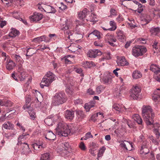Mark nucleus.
<instances>
[{"label": "nucleus", "mask_w": 160, "mask_h": 160, "mask_svg": "<svg viewBox=\"0 0 160 160\" xmlns=\"http://www.w3.org/2000/svg\"><path fill=\"white\" fill-rule=\"evenodd\" d=\"M142 115L147 125H151L153 122L154 114L150 106L144 105L142 108Z\"/></svg>", "instance_id": "obj_1"}, {"label": "nucleus", "mask_w": 160, "mask_h": 160, "mask_svg": "<svg viewBox=\"0 0 160 160\" xmlns=\"http://www.w3.org/2000/svg\"><path fill=\"white\" fill-rule=\"evenodd\" d=\"M55 129L56 134L65 137L67 136L71 132L68 125L63 122H59Z\"/></svg>", "instance_id": "obj_2"}, {"label": "nucleus", "mask_w": 160, "mask_h": 160, "mask_svg": "<svg viewBox=\"0 0 160 160\" xmlns=\"http://www.w3.org/2000/svg\"><path fill=\"white\" fill-rule=\"evenodd\" d=\"M67 100L65 94L63 92H58L54 97L53 104L55 106L58 105L65 102Z\"/></svg>", "instance_id": "obj_3"}, {"label": "nucleus", "mask_w": 160, "mask_h": 160, "mask_svg": "<svg viewBox=\"0 0 160 160\" xmlns=\"http://www.w3.org/2000/svg\"><path fill=\"white\" fill-rule=\"evenodd\" d=\"M147 51V49L145 47L140 46L134 47L132 48V54L135 57H137L142 55Z\"/></svg>", "instance_id": "obj_4"}, {"label": "nucleus", "mask_w": 160, "mask_h": 160, "mask_svg": "<svg viewBox=\"0 0 160 160\" xmlns=\"http://www.w3.org/2000/svg\"><path fill=\"white\" fill-rule=\"evenodd\" d=\"M55 79V75L52 72L49 71L43 78V81L45 82L46 85H50Z\"/></svg>", "instance_id": "obj_5"}, {"label": "nucleus", "mask_w": 160, "mask_h": 160, "mask_svg": "<svg viewBox=\"0 0 160 160\" xmlns=\"http://www.w3.org/2000/svg\"><path fill=\"white\" fill-rule=\"evenodd\" d=\"M141 89L138 86H135L132 88L130 92V96L133 100H137L140 95Z\"/></svg>", "instance_id": "obj_6"}, {"label": "nucleus", "mask_w": 160, "mask_h": 160, "mask_svg": "<svg viewBox=\"0 0 160 160\" xmlns=\"http://www.w3.org/2000/svg\"><path fill=\"white\" fill-rule=\"evenodd\" d=\"M112 73L106 72L105 73L102 77L101 78L100 80L101 82L105 84L111 83L112 81Z\"/></svg>", "instance_id": "obj_7"}, {"label": "nucleus", "mask_w": 160, "mask_h": 160, "mask_svg": "<svg viewBox=\"0 0 160 160\" xmlns=\"http://www.w3.org/2000/svg\"><path fill=\"white\" fill-rule=\"evenodd\" d=\"M105 40L106 42H108L111 46L114 47L116 46L113 42H116V39L113 35L109 34H107L105 37Z\"/></svg>", "instance_id": "obj_8"}, {"label": "nucleus", "mask_w": 160, "mask_h": 160, "mask_svg": "<svg viewBox=\"0 0 160 160\" xmlns=\"http://www.w3.org/2000/svg\"><path fill=\"white\" fill-rule=\"evenodd\" d=\"M102 54L101 52L98 49H94L89 50L87 53L88 57L91 58H95L97 56Z\"/></svg>", "instance_id": "obj_9"}, {"label": "nucleus", "mask_w": 160, "mask_h": 160, "mask_svg": "<svg viewBox=\"0 0 160 160\" xmlns=\"http://www.w3.org/2000/svg\"><path fill=\"white\" fill-rule=\"evenodd\" d=\"M42 18V15L39 13L34 12L33 15L29 17L31 22H37L41 20Z\"/></svg>", "instance_id": "obj_10"}, {"label": "nucleus", "mask_w": 160, "mask_h": 160, "mask_svg": "<svg viewBox=\"0 0 160 160\" xmlns=\"http://www.w3.org/2000/svg\"><path fill=\"white\" fill-rule=\"evenodd\" d=\"M32 146L34 150L37 151V152H39V150L42 149L44 148V147L43 145L42 142L41 141H38L32 144Z\"/></svg>", "instance_id": "obj_11"}, {"label": "nucleus", "mask_w": 160, "mask_h": 160, "mask_svg": "<svg viewBox=\"0 0 160 160\" xmlns=\"http://www.w3.org/2000/svg\"><path fill=\"white\" fill-rule=\"evenodd\" d=\"M22 148L23 152L25 154H28L31 152V150H30L28 145L25 142H21L20 145Z\"/></svg>", "instance_id": "obj_12"}, {"label": "nucleus", "mask_w": 160, "mask_h": 160, "mask_svg": "<svg viewBox=\"0 0 160 160\" xmlns=\"http://www.w3.org/2000/svg\"><path fill=\"white\" fill-rule=\"evenodd\" d=\"M117 63L118 66H124L128 65V63L126 61L124 57H120L118 58Z\"/></svg>", "instance_id": "obj_13"}, {"label": "nucleus", "mask_w": 160, "mask_h": 160, "mask_svg": "<svg viewBox=\"0 0 160 160\" xmlns=\"http://www.w3.org/2000/svg\"><path fill=\"white\" fill-rule=\"evenodd\" d=\"M124 141L126 142V143L125 144L124 142L122 141V142L120 144V147L124 148L127 150L131 151L132 148V144L126 141Z\"/></svg>", "instance_id": "obj_14"}, {"label": "nucleus", "mask_w": 160, "mask_h": 160, "mask_svg": "<svg viewBox=\"0 0 160 160\" xmlns=\"http://www.w3.org/2000/svg\"><path fill=\"white\" fill-rule=\"evenodd\" d=\"M116 33L117 35V38L120 41L122 42L125 39V36L123 32L120 29L117 30Z\"/></svg>", "instance_id": "obj_15"}, {"label": "nucleus", "mask_w": 160, "mask_h": 160, "mask_svg": "<svg viewBox=\"0 0 160 160\" xmlns=\"http://www.w3.org/2000/svg\"><path fill=\"white\" fill-rule=\"evenodd\" d=\"M113 108L117 111L118 113L122 112L125 108V106L122 104H114L113 106Z\"/></svg>", "instance_id": "obj_16"}, {"label": "nucleus", "mask_w": 160, "mask_h": 160, "mask_svg": "<svg viewBox=\"0 0 160 160\" xmlns=\"http://www.w3.org/2000/svg\"><path fill=\"white\" fill-rule=\"evenodd\" d=\"M152 99L155 102L159 101L160 100V89H157L154 91Z\"/></svg>", "instance_id": "obj_17"}, {"label": "nucleus", "mask_w": 160, "mask_h": 160, "mask_svg": "<svg viewBox=\"0 0 160 160\" xmlns=\"http://www.w3.org/2000/svg\"><path fill=\"white\" fill-rule=\"evenodd\" d=\"M154 129L153 130V132L156 135V138L158 139L160 136V126L158 123H156L154 125Z\"/></svg>", "instance_id": "obj_18"}, {"label": "nucleus", "mask_w": 160, "mask_h": 160, "mask_svg": "<svg viewBox=\"0 0 160 160\" xmlns=\"http://www.w3.org/2000/svg\"><path fill=\"white\" fill-rule=\"evenodd\" d=\"M74 112L73 111L67 110L65 112V118L70 120H72L74 117Z\"/></svg>", "instance_id": "obj_19"}, {"label": "nucleus", "mask_w": 160, "mask_h": 160, "mask_svg": "<svg viewBox=\"0 0 160 160\" xmlns=\"http://www.w3.org/2000/svg\"><path fill=\"white\" fill-rule=\"evenodd\" d=\"M150 70L154 72V74L160 72V68L156 64H152L150 67Z\"/></svg>", "instance_id": "obj_20"}, {"label": "nucleus", "mask_w": 160, "mask_h": 160, "mask_svg": "<svg viewBox=\"0 0 160 160\" xmlns=\"http://www.w3.org/2000/svg\"><path fill=\"white\" fill-rule=\"evenodd\" d=\"M82 66L84 68H87L94 67L95 66V64L92 61H86L82 62Z\"/></svg>", "instance_id": "obj_21"}, {"label": "nucleus", "mask_w": 160, "mask_h": 160, "mask_svg": "<svg viewBox=\"0 0 160 160\" xmlns=\"http://www.w3.org/2000/svg\"><path fill=\"white\" fill-rule=\"evenodd\" d=\"M12 58L18 64H22L23 62V60L20 56L13 54L12 55Z\"/></svg>", "instance_id": "obj_22"}, {"label": "nucleus", "mask_w": 160, "mask_h": 160, "mask_svg": "<svg viewBox=\"0 0 160 160\" xmlns=\"http://www.w3.org/2000/svg\"><path fill=\"white\" fill-rule=\"evenodd\" d=\"M89 12L88 10L85 8L82 11L80 12L78 14V17L81 20H83L86 17Z\"/></svg>", "instance_id": "obj_23"}, {"label": "nucleus", "mask_w": 160, "mask_h": 160, "mask_svg": "<svg viewBox=\"0 0 160 160\" xmlns=\"http://www.w3.org/2000/svg\"><path fill=\"white\" fill-rule=\"evenodd\" d=\"M56 136L52 132L48 131L46 133L45 138L49 140H54Z\"/></svg>", "instance_id": "obj_24"}, {"label": "nucleus", "mask_w": 160, "mask_h": 160, "mask_svg": "<svg viewBox=\"0 0 160 160\" xmlns=\"http://www.w3.org/2000/svg\"><path fill=\"white\" fill-rule=\"evenodd\" d=\"M28 135V134H25L23 133L22 135L19 136L18 139V142L17 144L19 145L21 142H24V141L28 138L27 136Z\"/></svg>", "instance_id": "obj_25"}, {"label": "nucleus", "mask_w": 160, "mask_h": 160, "mask_svg": "<svg viewBox=\"0 0 160 160\" xmlns=\"http://www.w3.org/2000/svg\"><path fill=\"white\" fill-rule=\"evenodd\" d=\"M31 101V97L28 96L26 99L25 104L23 106V108L24 109H31L32 107L30 106L29 103Z\"/></svg>", "instance_id": "obj_26"}, {"label": "nucleus", "mask_w": 160, "mask_h": 160, "mask_svg": "<svg viewBox=\"0 0 160 160\" xmlns=\"http://www.w3.org/2000/svg\"><path fill=\"white\" fill-rule=\"evenodd\" d=\"M33 93V95L38 102H40V100H41L43 98L42 95L37 90H35Z\"/></svg>", "instance_id": "obj_27"}, {"label": "nucleus", "mask_w": 160, "mask_h": 160, "mask_svg": "<svg viewBox=\"0 0 160 160\" xmlns=\"http://www.w3.org/2000/svg\"><path fill=\"white\" fill-rule=\"evenodd\" d=\"M2 127L7 129H12L14 127V125L9 121L4 123L2 125Z\"/></svg>", "instance_id": "obj_28"}, {"label": "nucleus", "mask_w": 160, "mask_h": 160, "mask_svg": "<svg viewBox=\"0 0 160 160\" xmlns=\"http://www.w3.org/2000/svg\"><path fill=\"white\" fill-rule=\"evenodd\" d=\"M16 66V64L12 60H9L6 65V68L8 70L13 69Z\"/></svg>", "instance_id": "obj_29"}, {"label": "nucleus", "mask_w": 160, "mask_h": 160, "mask_svg": "<svg viewBox=\"0 0 160 160\" xmlns=\"http://www.w3.org/2000/svg\"><path fill=\"white\" fill-rule=\"evenodd\" d=\"M132 76L133 79H137L141 78L142 77V74L139 71L135 70L133 72Z\"/></svg>", "instance_id": "obj_30"}, {"label": "nucleus", "mask_w": 160, "mask_h": 160, "mask_svg": "<svg viewBox=\"0 0 160 160\" xmlns=\"http://www.w3.org/2000/svg\"><path fill=\"white\" fill-rule=\"evenodd\" d=\"M149 152V150L148 147H141L139 151L140 154L142 156H144L148 154Z\"/></svg>", "instance_id": "obj_31"}, {"label": "nucleus", "mask_w": 160, "mask_h": 160, "mask_svg": "<svg viewBox=\"0 0 160 160\" xmlns=\"http://www.w3.org/2000/svg\"><path fill=\"white\" fill-rule=\"evenodd\" d=\"M19 34V31L15 28H12L9 34V36L11 37H15Z\"/></svg>", "instance_id": "obj_32"}, {"label": "nucleus", "mask_w": 160, "mask_h": 160, "mask_svg": "<svg viewBox=\"0 0 160 160\" xmlns=\"http://www.w3.org/2000/svg\"><path fill=\"white\" fill-rule=\"evenodd\" d=\"M94 105L95 103L93 102H89L86 103L84 106V108L86 112H88L89 111L90 108L94 106Z\"/></svg>", "instance_id": "obj_33"}, {"label": "nucleus", "mask_w": 160, "mask_h": 160, "mask_svg": "<svg viewBox=\"0 0 160 160\" xmlns=\"http://www.w3.org/2000/svg\"><path fill=\"white\" fill-rule=\"evenodd\" d=\"M12 102L10 101H5V100L0 99V105L2 106H6L7 107H11L12 106Z\"/></svg>", "instance_id": "obj_34"}, {"label": "nucleus", "mask_w": 160, "mask_h": 160, "mask_svg": "<svg viewBox=\"0 0 160 160\" xmlns=\"http://www.w3.org/2000/svg\"><path fill=\"white\" fill-rule=\"evenodd\" d=\"M132 118L138 124L142 123V120L139 115L138 114H135L133 115Z\"/></svg>", "instance_id": "obj_35"}, {"label": "nucleus", "mask_w": 160, "mask_h": 160, "mask_svg": "<svg viewBox=\"0 0 160 160\" xmlns=\"http://www.w3.org/2000/svg\"><path fill=\"white\" fill-rule=\"evenodd\" d=\"M50 154L49 152H46L42 154L40 157V160H50Z\"/></svg>", "instance_id": "obj_36"}, {"label": "nucleus", "mask_w": 160, "mask_h": 160, "mask_svg": "<svg viewBox=\"0 0 160 160\" xmlns=\"http://www.w3.org/2000/svg\"><path fill=\"white\" fill-rule=\"evenodd\" d=\"M28 109V112L30 116V118L32 120H34L36 117L35 112L33 110H32V108L31 109Z\"/></svg>", "instance_id": "obj_37"}, {"label": "nucleus", "mask_w": 160, "mask_h": 160, "mask_svg": "<svg viewBox=\"0 0 160 160\" xmlns=\"http://www.w3.org/2000/svg\"><path fill=\"white\" fill-rule=\"evenodd\" d=\"M109 24L111 28H108V29L110 31H114L117 28V25L116 23L114 21H110Z\"/></svg>", "instance_id": "obj_38"}, {"label": "nucleus", "mask_w": 160, "mask_h": 160, "mask_svg": "<svg viewBox=\"0 0 160 160\" xmlns=\"http://www.w3.org/2000/svg\"><path fill=\"white\" fill-rule=\"evenodd\" d=\"M76 115L77 117L80 119L84 118L85 117V115L84 113L80 110L76 111Z\"/></svg>", "instance_id": "obj_39"}, {"label": "nucleus", "mask_w": 160, "mask_h": 160, "mask_svg": "<svg viewBox=\"0 0 160 160\" xmlns=\"http://www.w3.org/2000/svg\"><path fill=\"white\" fill-rule=\"evenodd\" d=\"M45 36H41L34 38L33 41L34 42H40L42 41H45Z\"/></svg>", "instance_id": "obj_40"}, {"label": "nucleus", "mask_w": 160, "mask_h": 160, "mask_svg": "<svg viewBox=\"0 0 160 160\" xmlns=\"http://www.w3.org/2000/svg\"><path fill=\"white\" fill-rule=\"evenodd\" d=\"M44 122L48 126L52 125L53 124L52 119L51 118H46L44 120Z\"/></svg>", "instance_id": "obj_41"}, {"label": "nucleus", "mask_w": 160, "mask_h": 160, "mask_svg": "<svg viewBox=\"0 0 160 160\" xmlns=\"http://www.w3.org/2000/svg\"><path fill=\"white\" fill-rule=\"evenodd\" d=\"M96 16L95 14L92 13L89 16V18L86 19V20L87 21H89L91 22H93L95 20V19L96 18Z\"/></svg>", "instance_id": "obj_42"}, {"label": "nucleus", "mask_w": 160, "mask_h": 160, "mask_svg": "<svg viewBox=\"0 0 160 160\" xmlns=\"http://www.w3.org/2000/svg\"><path fill=\"white\" fill-rule=\"evenodd\" d=\"M104 88H105L102 85H100L97 87L96 88V92L97 94H100Z\"/></svg>", "instance_id": "obj_43"}, {"label": "nucleus", "mask_w": 160, "mask_h": 160, "mask_svg": "<svg viewBox=\"0 0 160 160\" xmlns=\"http://www.w3.org/2000/svg\"><path fill=\"white\" fill-rule=\"evenodd\" d=\"M149 138L154 144L157 145H158L159 143L158 142V139H157V138L155 139L152 136L149 137Z\"/></svg>", "instance_id": "obj_44"}, {"label": "nucleus", "mask_w": 160, "mask_h": 160, "mask_svg": "<svg viewBox=\"0 0 160 160\" xmlns=\"http://www.w3.org/2000/svg\"><path fill=\"white\" fill-rule=\"evenodd\" d=\"M159 32V28H152L150 30V32L154 34H156Z\"/></svg>", "instance_id": "obj_45"}, {"label": "nucleus", "mask_w": 160, "mask_h": 160, "mask_svg": "<svg viewBox=\"0 0 160 160\" xmlns=\"http://www.w3.org/2000/svg\"><path fill=\"white\" fill-rule=\"evenodd\" d=\"M65 62L66 63L70 64L71 63V60L72 58L70 56H68L64 57Z\"/></svg>", "instance_id": "obj_46"}, {"label": "nucleus", "mask_w": 160, "mask_h": 160, "mask_svg": "<svg viewBox=\"0 0 160 160\" xmlns=\"http://www.w3.org/2000/svg\"><path fill=\"white\" fill-rule=\"evenodd\" d=\"M92 34H93V35H94L95 36H96L98 39H100V32L97 30H94L92 33H90L89 34V35H90Z\"/></svg>", "instance_id": "obj_47"}, {"label": "nucleus", "mask_w": 160, "mask_h": 160, "mask_svg": "<svg viewBox=\"0 0 160 160\" xmlns=\"http://www.w3.org/2000/svg\"><path fill=\"white\" fill-rule=\"evenodd\" d=\"M20 74L19 75V78L20 81H23L26 79V75L24 72H22L20 73Z\"/></svg>", "instance_id": "obj_48"}, {"label": "nucleus", "mask_w": 160, "mask_h": 160, "mask_svg": "<svg viewBox=\"0 0 160 160\" xmlns=\"http://www.w3.org/2000/svg\"><path fill=\"white\" fill-rule=\"evenodd\" d=\"M106 148L103 147L99 150L98 153V157L99 158L102 156L103 153L105 151Z\"/></svg>", "instance_id": "obj_49"}, {"label": "nucleus", "mask_w": 160, "mask_h": 160, "mask_svg": "<svg viewBox=\"0 0 160 160\" xmlns=\"http://www.w3.org/2000/svg\"><path fill=\"white\" fill-rule=\"evenodd\" d=\"M51 6L45 5L43 8V10L47 13H50L51 12Z\"/></svg>", "instance_id": "obj_50"}, {"label": "nucleus", "mask_w": 160, "mask_h": 160, "mask_svg": "<svg viewBox=\"0 0 160 160\" xmlns=\"http://www.w3.org/2000/svg\"><path fill=\"white\" fill-rule=\"evenodd\" d=\"M68 25V24H67L66 21L65 24H63L61 26V29L64 31L68 30L69 29Z\"/></svg>", "instance_id": "obj_51"}, {"label": "nucleus", "mask_w": 160, "mask_h": 160, "mask_svg": "<svg viewBox=\"0 0 160 160\" xmlns=\"http://www.w3.org/2000/svg\"><path fill=\"white\" fill-rule=\"evenodd\" d=\"M31 49V48H27V53L26 54V56H29V57L31 56L32 55L35 53L33 52H32V51H30V50Z\"/></svg>", "instance_id": "obj_52"}, {"label": "nucleus", "mask_w": 160, "mask_h": 160, "mask_svg": "<svg viewBox=\"0 0 160 160\" xmlns=\"http://www.w3.org/2000/svg\"><path fill=\"white\" fill-rule=\"evenodd\" d=\"M13 17L17 19H19L20 20H22V18L19 17V14L18 12H14L12 15Z\"/></svg>", "instance_id": "obj_53"}, {"label": "nucleus", "mask_w": 160, "mask_h": 160, "mask_svg": "<svg viewBox=\"0 0 160 160\" xmlns=\"http://www.w3.org/2000/svg\"><path fill=\"white\" fill-rule=\"evenodd\" d=\"M92 138V136L91 135V132H88L86 134L84 139V140H86L89 138Z\"/></svg>", "instance_id": "obj_54"}, {"label": "nucleus", "mask_w": 160, "mask_h": 160, "mask_svg": "<svg viewBox=\"0 0 160 160\" xmlns=\"http://www.w3.org/2000/svg\"><path fill=\"white\" fill-rule=\"evenodd\" d=\"M154 78L156 80L160 82V72L154 74Z\"/></svg>", "instance_id": "obj_55"}, {"label": "nucleus", "mask_w": 160, "mask_h": 160, "mask_svg": "<svg viewBox=\"0 0 160 160\" xmlns=\"http://www.w3.org/2000/svg\"><path fill=\"white\" fill-rule=\"evenodd\" d=\"M79 147L82 150H85L86 149V147L83 142H81L79 145Z\"/></svg>", "instance_id": "obj_56"}, {"label": "nucleus", "mask_w": 160, "mask_h": 160, "mask_svg": "<svg viewBox=\"0 0 160 160\" xmlns=\"http://www.w3.org/2000/svg\"><path fill=\"white\" fill-rule=\"evenodd\" d=\"M64 147L65 149L67 150L70 148V146L69 145V144L68 142H65L63 144Z\"/></svg>", "instance_id": "obj_57"}, {"label": "nucleus", "mask_w": 160, "mask_h": 160, "mask_svg": "<svg viewBox=\"0 0 160 160\" xmlns=\"http://www.w3.org/2000/svg\"><path fill=\"white\" fill-rule=\"evenodd\" d=\"M67 24H68V29H72L73 27V25L72 22L70 21H67Z\"/></svg>", "instance_id": "obj_58"}, {"label": "nucleus", "mask_w": 160, "mask_h": 160, "mask_svg": "<svg viewBox=\"0 0 160 160\" xmlns=\"http://www.w3.org/2000/svg\"><path fill=\"white\" fill-rule=\"evenodd\" d=\"M18 72H19L20 73H21L22 72H24V71L23 69L22 68V64H18Z\"/></svg>", "instance_id": "obj_59"}, {"label": "nucleus", "mask_w": 160, "mask_h": 160, "mask_svg": "<svg viewBox=\"0 0 160 160\" xmlns=\"http://www.w3.org/2000/svg\"><path fill=\"white\" fill-rule=\"evenodd\" d=\"M104 55L105 57V59L106 60H108L111 58V54L109 52L105 53Z\"/></svg>", "instance_id": "obj_60"}, {"label": "nucleus", "mask_w": 160, "mask_h": 160, "mask_svg": "<svg viewBox=\"0 0 160 160\" xmlns=\"http://www.w3.org/2000/svg\"><path fill=\"white\" fill-rule=\"evenodd\" d=\"M74 103L75 104H82V101L81 99H78L75 100Z\"/></svg>", "instance_id": "obj_61"}, {"label": "nucleus", "mask_w": 160, "mask_h": 160, "mask_svg": "<svg viewBox=\"0 0 160 160\" xmlns=\"http://www.w3.org/2000/svg\"><path fill=\"white\" fill-rule=\"evenodd\" d=\"M138 41L140 43L143 44L145 43L146 42V39L143 38H139L138 39Z\"/></svg>", "instance_id": "obj_62"}, {"label": "nucleus", "mask_w": 160, "mask_h": 160, "mask_svg": "<svg viewBox=\"0 0 160 160\" xmlns=\"http://www.w3.org/2000/svg\"><path fill=\"white\" fill-rule=\"evenodd\" d=\"M97 114H95L92 115L91 117V120H92L93 122H95L97 120Z\"/></svg>", "instance_id": "obj_63"}, {"label": "nucleus", "mask_w": 160, "mask_h": 160, "mask_svg": "<svg viewBox=\"0 0 160 160\" xmlns=\"http://www.w3.org/2000/svg\"><path fill=\"white\" fill-rule=\"evenodd\" d=\"M87 92L90 95L95 94V92L91 88H89L87 91Z\"/></svg>", "instance_id": "obj_64"}]
</instances>
